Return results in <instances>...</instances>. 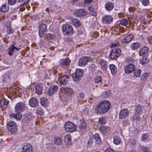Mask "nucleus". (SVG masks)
Returning <instances> with one entry per match:
<instances>
[{
  "label": "nucleus",
  "mask_w": 152,
  "mask_h": 152,
  "mask_svg": "<svg viewBox=\"0 0 152 152\" xmlns=\"http://www.w3.org/2000/svg\"><path fill=\"white\" fill-rule=\"evenodd\" d=\"M83 71L81 69H77L75 73H73L72 76L73 80L76 82H79L81 80V77L83 74Z\"/></svg>",
  "instance_id": "423d86ee"
},
{
  "label": "nucleus",
  "mask_w": 152,
  "mask_h": 152,
  "mask_svg": "<svg viewBox=\"0 0 152 152\" xmlns=\"http://www.w3.org/2000/svg\"><path fill=\"white\" fill-rule=\"evenodd\" d=\"M26 105L23 102H19L16 104L15 106V113L21 114V113L25 109Z\"/></svg>",
  "instance_id": "9d476101"
},
{
  "label": "nucleus",
  "mask_w": 152,
  "mask_h": 152,
  "mask_svg": "<svg viewBox=\"0 0 152 152\" xmlns=\"http://www.w3.org/2000/svg\"><path fill=\"white\" fill-rule=\"evenodd\" d=\"M45 31H41L40 30L39 31V36L41 37H43V35L44 32Z\"/></svg>",
  "instance_id": "338daca9"
},
{
  "label": "nucleus",
  "mask_w": 152,
  "mask_h": 152,
  "mask_svg": "<svg viewBox=\"0 0 152 152\" xmlns=\"http://www.w3.org/2000/svg\"><path fill=\"white\" fill-rule=\"evenodd\" d=\"M142 4L145 6H147L149 3V0H142Z\"/></svg>",
  "instance_id": "bf43d9fd"
},
{
  "label": "nucleus",
  "mask_w": 152,
  "mask_h": 152,
  "mask_svg": "<svg viewBox=\"0 0 152 152\" xmlns=\"http://www.w3.org/2000/svg\"><path fill=\"white\" fill-rule=\"evenodd\" d=\"M24 143L25 144H26V145H28L29 146V145H30V147H29V148L30 149L29 150V151H28L27 152H34L33 151V150H32V146L31 145V144L30 143H28V142H24Z\"/></svg>",
  "instance_id": "13d9d810"
},
{
  "label": "nucleus",
  "mask_w": 152,
  "mask_h": 152,
  "mask_svg": "<svg viewBox=\"0 0 152 152\" xmlns=\"http://www.w3.org/2000/svg\"><path fill=\"white\" fill-rule=\"evenodd\" d=\"M105 9L107 11H111L113 9L114 5L111 2H109L106 3L104 5Z\"/></svg>",
  "instance_id": "bb28decb"
},
{
  "label": "nucleus",
  "mask_w": 152,
  "mask_h": 152,
  "mask_svg": "<svg viewBox=\"0 0 152 152\" xmlns=\"http://www.w3.org/2000/svg\"><path fill=\"white\" fill-rule=\"evenodd\" d=\"M121 53V50L119 48L114 49L110 52L109 57L112 59H116Z\"/></svg>",
  "instance_id": "0eeeda50"
},
{
  "label": "nucleus",
  "mask_w": 152,
  "mask_h": 152,
  "mask_svg": "<svg viewBox=\"0 0 152 152\" xmlns=\"http://www.w3.org/2000/svg\"><path fill=\"white\" fill-rule=\"evenodd\" d=\"M10 80V77L9 75H8L6 74L4 75L3 80V82H6L9 81Z\"/></svg>",
  "instance_id": "603ef678"
},
{
  "label": "nucleus",
  "mask_w": 152,
  "mask_h": 152,
  "mask_svg": "<svg viewBox=\"0 0 152 152\" xmlns=\"http://www.w3.org/2000/svg\"><path fill=\"white\" fill-rule=\"evenodd\" d=\"M102 81L101 76L100 75L97 76L94 78V82L96 83L101 82Z\"/></svg>",
  "instance_id": "de8ad7c7"
},
{
  "label": "nucleus",
  "mask_w": 152,
  "mask_h": 152,
  "mask_svg": "<svg viewBox=\"0 0 152 152\" xmlns=\"http://www.w3.org/2000/svg\"><path fill=\"white\" fill-rule=\"evenodd\" d=\"M129 113L128 110L127 109H124L120 112L119 114V117L120 118H125Z\"/></svg>",
  "instance_id": "5701e85b"
},
{
  "label": "nucleus",
  "mask_w": 152,
  "mask_h": 152,
  "mask_svg": "<svg viewBox=\"0 0 152 152\" xmlns=\"http://www.w3.org/2000/svg\"><path fill=\"white\" fill-rule=\"evenodd\" d=\"M41 105L45 107H47L49 103L48 99L45 97H42L40 100Z\"/></svg>",
  "instance_id": "412c9836"
},
{
  "label": "nucleus",
  "mask_w": 152,
  "mask_h": 152,
  "mask_svg": "<svg viewBox=\"0 0 152 152\" xmlns=\"http://www.w3.org/2000/svg\"><path fill=\"white\" fill-rule=\"evenodd\" d=\"M7 128L12 134H17L18 131L16 123L13 121H10L7 123Z\"/></svg>",
  "instance_id": "f03ea898"
},
{
  "label": "nucleus",
  "mask_w": 152,
  "mask_h": 152,
  "mask_svg": "<svg viewBox=\"0 0 152 152\" xmlns=\"http://www.w3.org/2000/svg\"><path fill=\"white\" fill-rule=\"evenodd\" d=\"M90 59V57L87 56L83 57L79 60L78 61L79 65L81 67L85 66Z\"/></svg>",
  "instance_id": "f8f14e48"
},
{
  "label": "nucleus",
  "mask_w": 152,
  "mask_h": 152,
  "mask_svg": "<svg viewBox=\"0 0 152 152\" xmlns=\"http://www.w3.org/2000/svg\"><path fill=\"white\" fill-rule=\"evenodd\" d=\"M7 32L9 34H11L13 32V30L11 28L10 26H7Z\"/></svg>",
  "instance_id": "6e6d98bb"
},
{
  "label": "nucleus",
  "mask_w": 152,
  "mask_h": 152,
  "mask_svg": "<svg viewBox=\"0 0 152 152\" xmlns=\"http://www.w3.org/2000/svg\"><path fill=\"white\" fill-rule=\"evenodd\" d=\"M142 106L138 104L136 105L135 108L134 109V112L133 117V120H138L140 121L141 120V118L139 116L141 115L142 112Z\"/></svg>",
  "instance_id": "7ed1b4c3"
},
{
  "label": "nucleus",
  "mask_w": 152,
  "mask_h": 152,
  "mask_svg": "<svg viewBox=\"0 0 152 152\" xmlns=\"http://www.w3.org/2000/svg\"><path fill=\"white\" fill-rule=\"evenodd\" d=\"M58 89L57 86L56 85H52L49 88L48 91V95H51V94H54L56 92Z\"/></svg>",
  "instance_id": "6ab92c4d"
},
{
  "label": "nucleus",
  "mask_w": 152,
  "mask_h": 152,
  "mask_svg": "<svg viewBox=\"0 0 152 152\" xmlns=\"http://www.w3.org/2000/svg\"><path fill=\"white\" fill-rule=\"evenodd\" d=\"M141 70L140 69H136L133 71L134 75L136 77H139L141 75Z\"/></svg>",
  "instance_id": "ea45409f"
},
{
  "label": "nucleus",
  "mask_w": 152,
  "mask_h": 152,
  "mask_svg": "<svg viewBox=\"0 0 152 152\" xmlns=\"http://www.w3.org/2000/svg\"><path fill=\"white\" fill-rule=\"evenodd\" d=\"M43 90L42 85L39 83H37L35 87V92L36 93L39 95L42 94Z\"/></svg>",
  "instance_id": "2eb2a0df"
},
{
  "label": "nucleus",
  "mask_w": 152,
  "mask_h": 152,
  "mask_svg": "<svg viewBox=\"0 0 152 152\" xmlns=\"http://www.w3.org/2000/svg\"><path fill=\"white\" fill-rule=\"evenodd\" d=\"M15 43H14L11 45V46L8 48L9 51L8 52V54L10 56H12L14 53V52L15 50L16 51H18L19 50V48L16 47L15 45Z\"/></svg>",
  "instance_id": "4468645a"
},
{
  "label": "nucleus",
  "mask_w": 152,
  "mask_h": 152,
  "mask_svg": "<svg viewBox=\"0 0 152 152\" xmlns=\"http://www.w3.org/2000/svg\"><path fill=\"white\" fill-rule=\"evenodd\" d=\"M99 123L101 124L104 125L106 123V117L104 116H102L98 120Z\"/></svg>",
  "instance_id": "a19ab883"
},
{
  "label": "nucleus",
  "mask_w": 152,
  "mask_h": 152,
  "mask_svg": "<svg viewBox=\"0 0 152 152\" xmlns=\"http://www.w3.org/2000/svg\"><path fill=\"white\" fill-rule=\"evenodd\" d=\"M120 45L119 42H115L112 43L110 45V47L111 48H113L116 46H119Z\"/></svg>",
  "instance_id": "4d7b16f0"
},
{
  "label": "nucleus",
  "mask_w": 152,
  "mask_h": 152,
  "mask_svg": "<svg viewBox=\"0 0 152 152\" xmlns=\"http://www.w3.org/2000/svg\"><path fill=\"white\" fill-rule=\"evenodd\" d=\"M109 68L112 75H114L116 73L117 70V67L115 65L113 64H110Z\"/></svg>",
  "instance_id": "a878e982"
},
{
  "label": "nucleus",
  "mask_w": 152,
  "mask_h": 152,
  "mask_svg": "<svg viewBox=\"0 0 152 152\" xmlns=\"http://www.w3.org/2000/svg\"><path fill=\"white\" fill-rule=\"evenodd\" d=\"M87 12L84 9L78 10L74 12V14L75 16L80 17L85 16L87 14Z\"/></svg>",
  "instance_id": "ddd939ff"
},
{
  "label": "nucleus",
  "mask_w": 152,
  "mask_h": 152,
  "mask_svg": "<svg viewBox=\"0 0 152 152\" xmlns=\"http://www.w3.org/2000/svg\"><path fill=\"white\" fill-rule=\"evenodd\" d=\"M148 42L150 44H152V36L148 37L147 38Z\"/></svg>",
  "instance_id": "0e129e2a"
},
{
  "label": "nucleus",
  "mask_w": 152,
  "mask_h": 152,
  "mask_svg": "<svg viewBox=\"0 0 152 152\" xmlns=\"http://www.w3.org/2000/svg\"><path fill=\"white\" fill-rule=\"evenodd\" d=\"M36 113L37 115L40 116H43L44 115V110L43 108L41 107H37L36 110Z\"/></svg>",
  "instance_id": "7c9ffc66"
},
{
  "label": "nucleus",
  "mask_w": 152,
  "mask_h": 152,
  "mask_svg": "<svg viewBox=\"0 0 152 152\" xmlns=\"http://www.w3.org/2000/svg\"><path fill=\"white\" fill-rule=\"evenodd\" d=\"M108 128V127L106 126H100L99 127L100 132L102 135H105L107 132V129Z\"/></svg>",
  "instance_id": "72a5a7b5"
},
{
  "label": "nucleus",
  "mask_w": 152,
  "mask_h": 152,
  "mask_svg": "<svg viewBox=\"0 0 152 152\" xmlns=\"http://www.w3.org/2000/svg\"><path fill=\"white\" fill-rule=\"evenodd\" d=\"M38 101L36 98H32L29 100V104L30 106L32 107H35L37 105Z\"/></svg>",
  "instance_id": "aec40b11"
},
{
  "label": "nucleus",
  "mask_w": 152,
  "mask_h": 152,
  "mask_svg": "<svg viewBox=\"0 0 152 152\" xmlns=\"http://www.w3.org/2000/svg\"><path fill=\"white\" fill-rule=\"evenodd\" d=\"M120 23L121 25L126 26L128 24V21L127 19L124 18L120 20Z\"/></svg>",
  "instance_id": "a18cd8bd"
},
{
  "label": "nucleus",
  "mask_w": 152,
  "mask_h": 152,
  "mask_svg": "<svg viewBox=\"0 0 152 152\" xmlns=\"http://www.w3.org/2000/svg\"><path fill=\"white\" fill-rule=\"evenodd\" d=\"M89 111V109L87 108H86L83 109V113L84 115L87 116L88 115Z\"/></svg>",
  "instance_id": "5fc2aeb1"
},
{
  "label": "nucleus",
  "mask_w": 152,
  "mask_h": 152,
  "mask_svg": "<svg viewBox=\"0 0 152 152\" xmlns=\"http://www.w3.org/2000/svg\"><path fill=\"white\" fill-rule=\"evenodd\" d=\"M12 113L10 115V118H14L17 120H19L22 119V115L21 114L18 113Z\"/></svg>",
  "instance_id": "cd10ccee"
},
{
  "label": "nucleus",
  "mask_w": 152,
  "mask_h": 152,
  "mask_svg": "<svg viewBox=\"0 0 152 152\" xmlns=\"http://www.w3.org/2000/svg\"><path fill=\"white\" fill-rule=\"evenodd\" d=\"M87 125L86 121L83 119H81L78 125V129L79 131L81 133L84 134L87 129Z\"/></svg>",
  "instance_id": "6e6552de"
},
{
  "label": "nucleus",
  "mask_w": 152,
  "mask_h": 152,
  "mask_svg": "<svg viewBox=\"0 0 152 152\" xmlns=\"http://www.w3.org/2000/svg\"><path fill=\"white\" fill-rule=\"evenodd\" d=\"M18 88L16 87H15L14 85H13L11 88H6V91L5 92H6V95H9V94H12V95H18L19 93H18Z\"/></svg>",
  "instance_id": "1a4fd4ad"
},
{
  "label": "nucleus",
  "mask_w": 152,
  "mask_h": 152,
  "mask_svg": "<svg viewBox=\"0 0 152 152\" xmlns=\"http://www.w3.org/2000/svg\"><path fill=\"white\" fill-rule=\"evenodd\" d=\"M133 131L136 135L138 134L140 132V130L137 128H135Z\"/></svg>",
  "instance_id": "680f3d73"
},
{
  "label": "nucleus",
  "mask_w": 152,
  "mask_h": 152,
  "mask_svg": "<svg viewBox=\"0 0 152 152\" xmlns=\"http://www.w3.org/2000/svg\"><path fill=\"white\" fill-rule=\"evenodd\" d=\"M149 74L147 72H145L141 76V78L142 80H145L148 77Z\"/></svg>",
  "instance_id": "8fccbe9b"
},
{
  "label": "nucleus",
  "mask_w": 152,
  "mask_h": 152,
  "mask_svg": "<svg viewBox=\"0 0 152 152\" xmlns=\"http://www.w3.org/2000/svg\"><path fill=\"white\" fill-rule=\"evenodd\" d=\"M17 0H8V4L10 6L13 5L16 3Z\"/></svg>",
  "instance_id": "3c124183"
},
{
  "label": "nucleus",
  "mask_w": 152,
  "mask_h": 152,
  "mask_svg": "<svg viewBox=\"0 0 152 152\" xmlns=\"http://www.w3.org/2000/svg\"><path fill=\"white\" fill-rule=\"evenodd\" d=\"M139 43L138 42L132 43L131 45V48L132 50H135L137 49L139 46Z\"/></svg>",
  "instance_id": "c03bdc74"
},
{
  "label": "nucleus",
  "mask_w": 152,
  "mask_h": 152,
  "mask_svg": "<svg viewBox=\"0 0 152 152\" xmlns=\"http://www.w3.org/2000/svg\"><path fill=\"white\" fill-rule=\"evenodd\" d=\"M93 138L95 140V143L100 145L102 143V141L100 138V135L98 134H95L93 136Z\"/></svg>",
  "instance_id": "b1692460"
},
{
  "label": "nucleus",
  "mask_w": 152,
  "mask_h": 152,
  "mask_svg": "<svg viewBox=\"0 0 152 152\" xmlns=\"http://www.w3.org/2000/svg\"><path fill=\"white\" fill-rule=\"evenodd\" d=\"M135 139L134 138H132L130 140V143L132 145H134L135 144Z\"/></svg>",
  "instance_id": "69168bd1"
},
{
  "label": "nucleus",
  "mask_w": 152,
  "mask_h": 152,
  "mask_svg": "<svg viewBox=\"0 0 152 152\" xmlns=\"http://www.w3.org/2000/svg\"><path fill=\"white\" fill-rule=\"evenodd\" d=\"M99 64L102 70H106L107 68V62L105 60L100 59L99 61Z\"/></svg>",
  "instance_id": "dca6fc26"
},
{
  "label": "nucleus",
  "mask_w": 152,
  "mask_h": 152,
  "mask_svg": "<svg viewBox=\"0 0 152 152\" xmlns=\"http://www.w3.org/2000/svg\"><path fill=\"white\" fill-rule=\"evenodd\" d=\"M140 62L141 64H146L149 62V60L145 56H143L140 59Z\"/></svg>",
  "instance_id": "e433bc0d"
},
{
  "label": "nucleus",
  "mask_w": 152,
  "mask_h": 152,
  "mask_svg": "<svg viewBox=\"0 0 152 152\" xmlns=\"http://www.w3.org/2000/svg\"><path fill=\"white\" fill-rule=\"evenodd\" d=\"M39 30L41 31H45L47 29V27L46 25L45 24H40L39 27Z\"/></svg>",
  "instance_id": "49530a36"
},
{
  "label": "nucleus",
  "mask_w": 152,
  "mask_h": 152,
  "mask_svg": "<svg viewBox=\"0 0 152 152\" xmlns=\"http://www.w3.org/2000/svg\"><path fill=\"white\" fill-rule=\"evenodd\" d=\"M49 147L51 149H52L53 150L55 149V147L53 143H49Z\"/></svg>",
  "instance_id": "774afa93"
},
{
  "label": "nucleus",
  "mask_w": 152,
  "mask_h": 152,
  "mask_svg": "<svg viewBox=\"0 0 152 152\" xmlns=\"http://www.w3.org/2000/svg\"><path fill=\"white\" fill-rule=\"evenodd\" d=\"M70 60L68 58H63L61 62V64L62 65L67 66L70 63Z\"/></svg>",
  "instance_id": "f704fd0d"
},
{
  "label": "nucleus",
  "mask_w": 152,
  "mask_h": 152,
  "mask_svg": "<svg viewBox=\"0 0 152 152\" xmlns=\"http://www.w3.org/2000/svg\"><path fill=\"white\" fill-rule=\"evenodd\" d=\"M24 143V142L20 146V148L19 149L18 152H27L29 151L30 145H28Z\"/></svg>",
  "instance_id": "a211bd4d"
},
{
  "label": "nucleus",
  "mask_w": 152,
  "mask_h": 152,
  "mask_svg": "<svg viewBox=\"0 0 152 152\" xmlns=\"http://www.w3.org/2000/svg\"><path fill=\"white\" fill-rule=\"evenodd\" d=\"M65 131L68 132H72L75 131L77 128V126L70 121L66 122L64 126Z\"/></svg>",
  "instance_id": "39448f33"
},
{
  "label": "nucleus",
  "mask_w": 152,
  "mask_h": 152,
  "mask_svg": "<svg viewBox=\"0 0 152 152\" xmlns=\"http://www.w3.org/2000/svg\"><path fill=\"white\" fill-rule=\"evenodd\" d=\"M9 9V7L7 5L4 4L0 7V11L2 12H7Z\"/></svg>",
  "instance_id": "c9c22d12"
},
{
  "label": "nucleus",
  "mask_w": 152,
  "mask_h": 152,
  "mask_svg": "<svg viewBox=\"0 0 152 152\" xmlns=\"http://www.w3.org/2000/svg\"><path fill=\"white\" fill-rule=\"evenodd\" d=\"M88 10L89 11V13L92 16H95L96 15V12L93 8L91 5L89 6L88 7Z\"/></svg>",
  "instance_id": "79ce46f5"
},
{
  "label": "nucleus",
  "mask_w": 152,
  "mask_h": 152,
  "mask_svg": "<svg viewBox=\"0 0 152 152\" xmlns=\"http://www.w3.org/2000/svg\"><path fill=\"white\" fill-rule=\"evenodd\" d=\"M133 37L134 36L132 34H130L123 39L122 40V42L124 43H128L130 42L133 39Z\"/></svg>",
  "instance_id": "c756f323"
},
{
  "label": "nucleus",
  "mask_w": 152,
  "mask_h": 152,
  "mask_svg": "<svg viewBox=\"0 0 152 152\" xmlns=\"http://www.w3.org/2000/svg\"><path fill=\"white\" fill-rule=\"evenodd\" d=\"M104 152H115L114 150L111 148L109 147L107 148L105 151Z\"/></svg>",
  "instance_id": "052dcab7"
},
{
  "label": "nucleus",
  "mask_w": 152,
  "mask_h": 152,
  "mask_svg": "<svg viewBox=\"0 0 152 152\" xmlns=\"http://www.w3.org/2000/svg\"><path fill=\"white\" fill-rule=\"evenodd\" d=\"M62 31L64 35H68L73 34L74 31L71 25L69 24H63L62 26Z\"/></svg>",
  "instance_id": "20e7f679"
},
{
  "label": "nucleus",
  "mask_w": 152,
  "mask_h": 152,
  "mask_svg": "<svg viewBox=\"0 0 152 152\" xmlns=\"http://www.w3.org/2000/svg\"><path fill=\"white\" fill-rule=\"evenodd\" d=\"M148 51V47L144 46L139 51V55L140 56H142L146 55Z\"/></svg>",
  "instance_id": "393cba45"
},
{
  "label": "nucleus",
  "mask_w": 152,
  "mask_h": 152,
  "mask_svg": "<svg viewBox=\"0 0 152 152\" xmlns=\"http://www.w3.org/2000/svg\"><path fill=\"white\" fill-rule=\"evenodd\" d=\"M71 24L76 27H78L80 25V23L78 19L77 18H73L71 20Z\"/></svg>",
  "instance_id": "2f4dec72"
},
{
  "label": "nucleus",
  "mask_w": 152,
  "mask_h": 152,
  "mask_svg": "<svg viewBox=\"0 0 152 152\" xmlns=\"http://www.w3.org/2000/svg\"><path fill=\"white\" fill-rule=\"evenodd\" d=\"M61 91L64 93H66V94L71 95L72 94V89L64 87H62L61 89Z\"/></svg>",
  "instance_id": "c85d7f7f"
},
{
  "label": "nucleus",
  "mask_w": 152,
  "mask_h": 152,
  "mask_svg": "<svg viewBox=\"0 0 152 152\" xmlns=\"http://www.w3.org/2000/svg\"><path fill=\"white\" fill-rule=\"evenodd\" d=\"M93 139L91 138H90L87 142V144L86 145L87 147V148H90L91 146V145L93 144Z\"/></svg>",
  "instance_id": "09e8293b"
},
{
  "label": "nucleus",
  "mask_w": 152,
  "mask_h": 152,
  "mask_svg": "<svg viewBox=\"0 0 152 152\" xmlns=\"http://www.w3.org/2000/svg\"><path fill=\"white\" fill-rule=\"evenodd\" d=\"M111 107L110 102L107 100H104L97 104L95 107V112L96 114L104 115L107 112Z\"/></svg>",
  "instance_id": "f257e3e1"
},
{
  "label": "nucleus",
  "mask_w": 152,
  "mask_h": 152,
  "mask_svg": "<svg viewBox=\"0 0 152 152\" xmlns=\"http://www.w3.org/2000/svg\"><path fill=\"white\" fill-rule=\"evenodd\" d=\"M121 141V139L119 136H116L113 137V142L115 145H118L119 144Z\"/></svg>",
  "instance_id": "473e14b6"
},
{
  "label": "nucleus",
  "mask_w": 152,
  "mask_h": 152,
  "mask_svg": "<svg viewBox=\"0 0 152 152\" xmlns=\"http://www.w3.org/2000/svg\"><path fill=\"white\" fill-rule=\"evenodd\" d=\"M149 138V134L148 133H145L143 134L141 137L142 141L145 142Z\"/></svg>",
  "instance_id": "37998d69"
},
{
  "label": "nucleus",
  "mask_w": 152,
  "mask_h": 152,
  "mask_svg": "<svg viewBox=\"0 0 152 152\" xmlns=\"http://www.w3.org/2000/svg\"><path fill=\"white\" fill-rule=\"evenodd\" d=\"M135 66L132 64H130L126 65L124 68V72L126 74H129L132 73L135 69Z\"/></svg>",
  "instance_id": "9b49d317"
},
{
  "label": "nucleus",
  "mask_w": 152,
  "mask_h": 152,
  "mask_svg": "<svg viewBox=\"0 0 152 152\" xmlns=\"http://www.w3.org/2000/svg\"><path fill=\"white\" fill-rule=\"evenodd\" d=\"M113 18L112 16L110 15H105L102 18L103 22L106 23H109L112 22Z\"/></svg>",
  "instance_id": "4be33fe9"
},
{
  "label": "nucleus",
  "mask_w": 152,
  "mask_h": 152,
  "mask_svg": "<svg viewBox=\"0 0 152 152\" xmlns=\"http://www.w3.org/2000/svg\"><path fill=\"white\" fill-rule=\"evenodd\" d=\"M32 118V116L31 115L28 114H27L26 115H24L23 118V122L25 123L31 120Z\"/></svg>",
  "instance_id": "58836bf2"
},
{
  "label": "nucleus",
  "mask_w": 152,
  "mask_h": 152,
  "mask_svg": "<svg viewBox=\"0 0 152 152\" xmlns=\"http://www.w3.org/2000/svg\"><path fill=\"white\" fill-rule=\"evenodd\" d=\"M141 149L144 152H151L149 149L147 147L142 146L141 147Z\"/></svg>",
  "instance_id": "864d4df0"
},
{
  "label": "nucleus",
  "mask_w": 152,
  "mask_h": 152,
  "mask_svg": "<svg viewBox=\"0 0 152 152\" xmlns=\"http://www.w3.org/2000/svg\"><path fill=\"white\" fill-rule=\"evenodd\" d=\"M54 141L55 144L58 145H60L61 144V139L60 137H54Z\"/></svg>",
  "instance_id": "4c0bfd02"
},
{
  "label": "nucleus",
  "mask_w": 152,
  "mask_h": 152,
  "mask_svg": "<svg viewBox=\"0 0 152 152\" xmlns=\"http://www.w3.org/2000/svg\"><path fill=\"white\" fill-rule=\"evenodd\" d=\"M69 80V77L67 75H64L59 77V82L62 84H64L67 83Z\"/></svg>",
  "instance_id": "f3484780"
},
{
  "label": "nucleus",
  "mask_w": 152,
  "mask_h": 152,
  "mask_svg": "<svg viewBox=\"0 0 152 152\" xmlns=\"http://www.w3.org/2000/svg\"><path fill=\"white\" fill-rule=\"evenodd\" d=\"M111 92L110 90H107L103 93L102 95H110V94H111Z\"/></svg>",
  "instance_id": "e2e57ef3"
}]
</instances>
